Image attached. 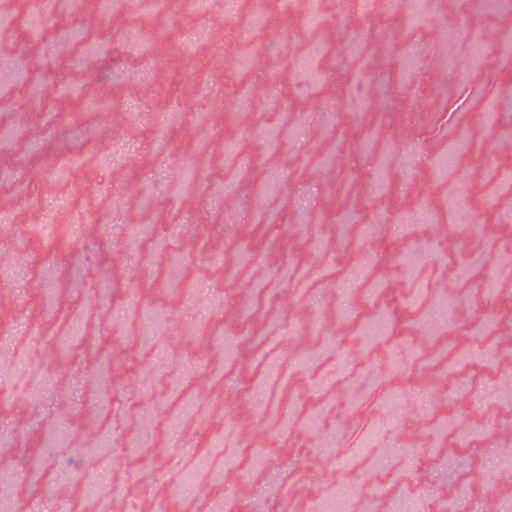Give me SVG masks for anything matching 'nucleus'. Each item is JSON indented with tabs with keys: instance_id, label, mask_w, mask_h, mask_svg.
Wrapping results in <instances>:
<instances>
[{
	"instance_id": "f257e3e1",
	"label": "nucleus",
	"mask_w": 512,
	"mask_h": 512,
	"mask_svg": "<svg viewBox=\"0 0 512 512\" xmlns=\"http://www.w3.org/2000/svg\"><path fill=\"white\" fill-rule=\"evenodd\" d=\"M82 134V130L78 127L72 128L65 132L64 134V141L69 145L70 148H74L75 141H78L80 139V136Z\"/></svg>"
}]
</instances>
